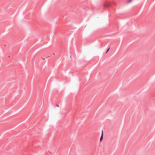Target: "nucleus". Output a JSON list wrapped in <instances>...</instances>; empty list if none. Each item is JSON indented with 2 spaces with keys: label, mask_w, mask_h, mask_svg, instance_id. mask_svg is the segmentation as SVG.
Segmentation results:
<instances>
[{
  "label": "nucleus",
  "mask_w": 155,
  "mask_h": 155,
  "mask_svg": "<svg viewBox=\"0 0 155 155\" xmlns=\"http://www.w3.org/2000/svg\"><path fill=\"white\" fill-rule=\"evenodd\" d=\"M103 134H102V135L101 136V137L100 138V141H101L103 139Z\"/></svg>",
  "instance_id": "obj_1"
},
{
  "label": "nucleus",
  "mask_w": 155,
  "mask_h": 155,
  "mask_svg": "<svg viewBox=\"0 0 155 155\" xmlns=\"http://www.w3.org/2000/svg\"><path fill=\"white\" fill-rule=\"evenodd\" d=\"M109 5L108 3H107L105 5V6H108Z\"/></svg>",
  "instance_id": "obj_2"
},
{
  "label": "nucleus",
  "mask_w": 155,
  "mask_h": 155,
  "mask_svg": "<svg viewBox=\"0 0 155 155\" xmlns=\"http://www.w3.org/2000/svg\"><path fill=\"white\" fill-rule=\"evenodd\" d=\"M109 49H110V48H108V49L107 50V51H106V53H107L109 51Z\"/></svg>",
  "instance_id": "obj_3"
},
{
  "label": "nucleus",
  "mask_w": 155,
  "mask_h": 155,
  "mask_svg": "<svg viewBox=\"0 0 155 155\" xmlns=\"http://www.w3.org/2000/svg\"><path fill=\"white\" fill-rule=\"evenodd\" d=\"M42 58L43 60H45V59H44V58Z\"/></svg>",
  "instance_id": "obj_4"
},
{
  "label": "nucleus",
  "mask_w": 155,
  "mask_h": 155,
  "mask_svg": "<svg viewBox=\"0 0 155 155\" xmlns=\"http://www.w3.org/2000/svg\"><path fill=\"white\" fill-rule=\"evenodd\" d=\"M131 1V0H130V1H129V2H130Z\"/></svg>",
  "instance_id": "obj_5"
},
{
  "label": "nucleus",
  "mask_w": 155,
  "mask_h": 155,
  "mask_svg": "<svg viewBox=\"0 0 155 155\" xmlns=\"http://www.w3.org/2000/svg\"><path fill=\"white\" fill-rule=\"evenodd\" d=\"M53 55H55V54H54V53H53Z\"/></svg>",
  "instance_id": "obj_6"
}]
</instances>
